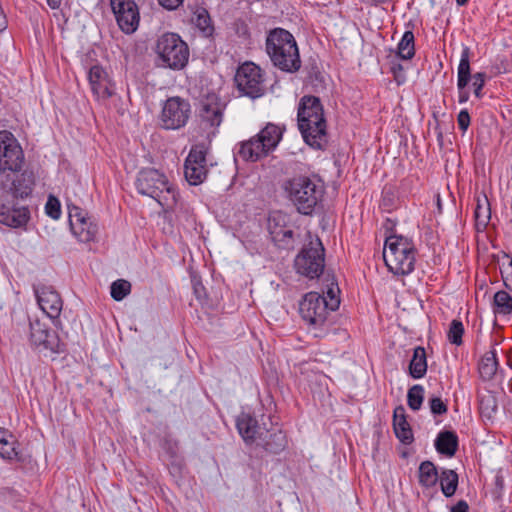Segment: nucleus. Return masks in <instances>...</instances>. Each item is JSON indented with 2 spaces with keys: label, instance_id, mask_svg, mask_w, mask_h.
Wrapping results in <instances>:
<instances>
[{
  "label": "nucleus",
  "instance_id": "4c0bfd02",
  "mask_svg": "<svg viewBox=\"0 0 512 512\" xmlns=\"http://www.w3.org/2000/svg\"><path fill=\"white\" fill-rule=\"evenodd\" d=\"M131 292V283L118 279L111 284V297L116 301L123 300Z\"/></svg>",
  "mask_w": 512,
  "mask_h": 512
},
{
  "label": "nucleus",
  "instance_id": "0eeeda50",
  "mask_svg": "<svg viewBox=\"0 0 512 512\" xmlns=\"http://www.w3.org/2000/svg\"><path fill=\"white\" fill-rule=\"evenodd\" d=\"M156 63L173 71L184 69L189 61L187 43L176 33L167 32L158 37L155 44Z\"/></svg>",
  "mask_w": 512,
  "mask_h": 512
},
{
  "label": "nucleus",
  "instance_id": "1a4fd4ad",
  "mask_svg": "<svg viewBox=\"0 0 512 512\" xmlns=\"http://www.w3.org/2000/svg\"><path fill=\"white\" fill-rule=\"evenodd\" d=\"M294 266L297 273L309 279L320 277L325 267V249L319 238L303 246L294 260Z\"/></svg>",
  "mask_w": 512,
  "mask_h": 512
},
{
  "label": "nucleus",
  "instance_id": "6e6552de",
  "mask_svg": "<svg viewBox=\"0 0 512 512\" xmlns=\"http://www.w3.org/2000/svg\"><path fill=\"white\" fill-rule=\"evenodd\" d=\"M339 303V299L334 296L331 297V301H327L319 293L309 292L301 300L299 312L306 323L314 328H321L325 325L328 315L338 308Z\"/></svg>",
  "mask_w": 512,
  "mask_h": 512
},
{
  "label": "nucleus",
  "instance_id": "2f4dec72",
  "mask_svg": "<svg viewBox=\"0 0 512 512\" xmlns=\"http://www.w3.org/2000/svg\"><path fill=\"white\" fill-rule=\"evenodd\" d=\"M497 409V398L491 391L479 395V411L482 417L491 419L496 414Z\"/></svg>",
  "mask_w": 512,
  "mask_h": 512
},
{
  "label": "nucleus",
  "instance_id": "f257e3e1",
  "mask_svg": "<svg viewBox=\"0 0 512 512\" xmlns=\"http://www.w3.org/2000/svg\"><path fill=\"white\" fill-rule=\"evenodd\" d=\"M297 120L304 141L312 148L323 149L327 143V123L320 99L303 96L298 104Z\"/></svg>",
  "mask_w": 512,
  "mask_h": 512
},
{
  "label": "nucleus",
  "instance_id": "ea45409f",
  "mask_svg": "<svg viewBox=\"0 0 512 512\" xmlns=\"http://www.w3.org/2000/svg\"><path fill=\"white\" fill-rule=\"evenodd\" d=\"M45 211L46 214L51 218L58 219L61 215V205L59 200L56 197L50 195L45 205Z\"/></svg>",
  "mask_w": 512,
  "mask_h": 512
},
{
  "label": "nucleus",
  "instance_id": "cd10ccee",
  "mask_svg": "<svg viewBox=\"0 0 512 512\" xmlns=\"http://www.w3.org/2000/svg\"><path fill=\"white\" fill-rule=\"evenodd\" d=\"M427 372L426 351L418 346L414 349L412 359L409 363V374L414 379L422 378Z\"/></svg>",
  "mask_w": 512,
  "mask_h": 512
},
{
  "label": "nucleus",
  "instance_id": "423d86ee",
  "mask_svg": "<svg viewBox=\"0 0 512 512\" xmlns=\"http://www.w3.org/2000/svg\"><path fill=\"white\" fill-rule=\"evenodd\" d=\"M281 138L280 127L268 123L256 136L238 143L234 149V156L245 162H256L273 151Z\"/></svg>",
  "mask_w": 512,
  "mask_h": 512
},
{
  "label": "nucleus",
  "instance_id": "39448f33",
  "mask_svg": "<svg viewBox=\"0 0 512 512\" xmlns=\"http://www.w3.org/2000/svg\"><path fill=\"white\" fill-rule=\"evenodd\" d=\"M416 249L411 240L401 235L386 238L383 259L395 275H408L414 270Z\"/></svg>",
  "mask_w": 512,
  "mask_h": 512
},
{
  "label": "nucleus",
  "instance_id": "a18cd8bd",
  "mask_svg": "<svg viewBox=\"0 0 512 512\" xmlns=\"http://www.w3.org/2000/svg\"><path fill=\"white\" fill-rule=\"evenodd\" d=\"M192 286H193V292H194V295L196 296V298L199 301L205 300L207 297V294H206V290H205V287L203 286L202 282L199 279L194 277L192 279Z\"/></svg>",
  "mask_w": 512,
  "mask_h": 512
},
{
  "label": "nucleus",
  "instance_id": "7c9ffc66",
  "mask_svg": "<svg viewBox=\"0 0 512 512\" xmlns=\"http://www.w3.org/2000/svg\"><path fill=\"white\" fill-rule=\"evenodd\" d=\"M441 491L446 497H452L458 487V474L451 469H443L439 474Z\"/></svg>",
  "mask_w": 512,
  "mask_h": 512
},
{
  "label": "nucleus",
  "instance_id": "052dcab7",
  "mask_svg": "<svg viewBox=\"0 0 512 512\" xmlns=\"http://www.w3.org/2000/svg\"><path fill=\"white\" fill-rule=\"evenodd\" d=\"M327 294H328V296H329V298H330V299H331V297H333V296H334L335 298H337V297H336V295H335V292H334V289H333V288H330V289L328 290Z\"/></svg>",
  "mask_w": 512,
  "mask_h": 512
},
{
  "label": "nucleus",
  "instance_id": "393cba45",
  "mask_svg": "<svg viewBox=\"0 0 512 512\" xmlns=\"http://www.w3.org/2000/svg\"><path fill=\"white\" fill-rule=\"evenodd\" d=\"M435 448L438 453L452 457L458 449V437L453 431H442L435 439Z\"/></svg>",
  "mask_w": 512,
  "mask_h": 512
},
{
  "label": "nucleus",
  "instance_id": "c9c22d12",
  "mask_svg": "<svg viewBox=\"0 0 512 512\" xmlns=\"http://www.w3.org/2000/svg\"><path fill=\"white\" fill-rule=\"evenodd\" d=\"M491 218V209L487 197H484L483 202L478 199L475 209V220L477 226L485 228Z\"/></svg>",
  "mask_w": 512,
  "mask_h": 512
},
{
  "label": "nucleus",
  "instance_id": "a211bd4d",
  "mask_svg": "<svg viewBox=\"0 0 512 512\" xmlns=\"http://www.w3.org/2000/svg\"><path fill=\"white\" fill-rule=\"evenodd\" d=\"M34 292L41 310L57 326L60 323L59 316L63 308L60 294L52 286H35Z\"/></svg>",
  "mask_w": 512,
  "mask_h": 512
},
{
  "label": "nucleus",
  "instance_id": "9b49d317",
  "mask_svg": "<svg viewBox=\"0 0 512 512\" xmlns=\"http://www.w3.org/2000/svg\"><path fill=\"white\" fill-rule=\"evenodd\" d=\"M23 161L22 148L14 135L6 130L0 131V173L20 171Z\"/></svg>",
  "mask_w": 512,
  "mask_h": 512
},
{
  "label": "nucleus",
  "instance_id": "864d4df0",
  "mask_svg": "<svg viewBox=\"0 0 512 512\" xmlns=\"http://www.w3.org/2000/svg\"><path fill=\"white\" fill-rule=\"evenodd\" d=\"M62 0H47V3L50 8L57 9L60 7Z\"/></svg>",
  "mask_w": 512,
  "mask_h": 512
},
{
  "label": "nucleus",
  "instance_id": "8fccbe9b",
  "mask_svg": "<svg viewBox=\"0 0 512 512\" xmlns=\"http://www.w3.org/2000/svg\"><path fill=\"white\" fill-rule=\"evenodd\" d=\"M450 512H469L468 503L465 500H460L451 507Z\"/></svg>",
  "mask_w": 512,
  "mask_h": 512
},
{
  "label": "nucleus",
  "instance_id": "dca6fc26",
  "mask_svg": "<svg viewBox=\"0 0 512 512\" xmlns=\"http://www.w3.org/2000/svg\"><path fill=\"white\" fill-rule=\"evenodd\" d=\"M30 341L31 344L53 353H62L65 344L60 340L58 334L41 322L39 319L30 320Z\"/></svg>",
  "mask_w": 512,
  "mask_h": 512
},
{
  "label": "nucleus",
  "instance_id": "4468645a",
  "mask_svg": "<svg viewBox=\"0 0 512 512\" xmlns=\"http://www.w3.org/2000/svg\"><path fill=\"white\" fill-rule=\"evenodd\" d=\"M191 113L189 102L180 97L168 98L162 108L161 122L165 129H179L186 125Z\"/></svg>",
  "mask_w": 512,
  "mask_h": 512
},
{
  "label": "nucleus",
  "instance_id": "473e14b6",
  "mask_svg": "<svg viewBox=\"0 0 512 512\" xmlns=\"http://www.w3.org/2000/svg\"><path fill=\"white\" fill-rule=\"evenodd\" d=\"M397 55L403 60H410L415 55V38L411 30L405 31L397 47Z\"/></svg>",
  "mask_w": 512,
  "mask_h": 512
},
{
  "label": "nucleus",
  "instance_id": "3c124183",
  "mask_svg": "<svg viewBox=\"0 0 512 512\" xmlns=\"http://www.w3.org/2000/svg\"><path fill=\"white\" fill-rule=\"evenodd\" d=\"M8 437L12 438V435L8 434L6 430L0 428V444L5 445Z\"/></svg>",
  "mask_w": 512,
  "mask_h": 512
},
{
  "label": "nucleus",
  "instance_id": "72a5a7b5",
  "mask_svg": "<svg viewBox=\"0 0 512 512\" xmlns=\"http://www.w3.org/2000/svg\"><path fill=\"white\" fill-rule=\"evenodd\" d=\"M195 26L201 31L203 36L211 37L214 32V27L208 11L205 8H198L195 11V18L193 19Z\"/></svg>",
  "mask_w": 512,
  "mask_h": 512
},
{
  "label": "nucleus",
  "instance_id": "58836bf2",
  "mask_svg": "<svg viewBox=\"0 0 512 512\" xmlns=\"http://www.w3.org/2000/svg\"><path fill=\"white\" fill-rule=\"evenodd\" d=\"M464 334V326L463 323L460 320L454 319L450 323V327L448 330V340L450 343L454 345H461L463 343L462 336Z\"/></svg>",
  "mask_w": 512,
  "mask_h": 512
},
{
  "label": "nucleus",
  "instance_id": "c756f323",
  "mask_svg": "<svg viewBox=\"0 0 512 512\" xmlns=\"http://www.w3.org/2000/svg\"><path fill=\"white\" fill-rule=\"evenodd\" d=\"M32 190L33 181L25 174H21L13 181L11 190L4 193H9L15 199H24L31 194Z\"/></svg>",
  "mask_w": 512,
  "mask_h": 512
},
{
  "label": "nucleus",
  "instance_id": "f8f14e48",
  "mask_svg": "<svg viewBox=\"0 0 512 512\" xmlns=\"http://www.w3.org/2000/svg\"><path fill=\"white\" fill-rule=\"evenodd\" d=\"M208 146L205 143H198L191 147L185 160L184 174L191 185L201 184L207 177V156Z\"/></svg>",
  "mask_w": 512,
  "mask_h": 512
},
{
  "label": "nucleus",
  "instance_id": "f03ea898",
  "mask_svg": "<svg viewBox=\"0 0 512 512\" xmlns=\"http://www.w3.org/2000/svg\"><path fill=\"white\" fill-rule=\"evenodd\" d=\"M282 188L296 211L305 216H311L316 212L324 195L323 185L305 175L287 179Z\"/></svg>",
  "mask_w": 512,
  "mask_h": 512
},
{
  "label": "nucleus",
  "instance_id": "f704fd0d",
  "mask_svg": "<svg viewBox=\"0 0 512 512\" xmlns=\"http://www.w3.org/2000/svg\"><path fill=\"white\" fill-rule=\"evenodd\" d=\"M494 313L495 314H502V315H509L512 313V296L504 291L500 290L495 293L494 295Z\"/></svg>",
  "mask_w": 512,
  "mask_h": 512
},
{
  "label": "nucleus",
  "instance_id": "de8ad7c7",
  "mask_svg": "<svg viewBox=\"0 0 512 512\" xmlns=\"http://www.w3.org/2000/svg\"><path fill=\"white\" fill-rule=\"evenodd\" d=\"M391 72L394 75V79L398 84H402L405 81L404 68L400 63H393L391 65Z\"/></svg>",
  "mask_w": 512,
  "mask_h": 512
},
{
  "label": "nucleus",
  "instance_id": "20e7f679",
  "mask_svg": "<svg viewBox=\"0 0 512 512\" xmlns=\"http://www.w3.org/2000/svg\"><path fill=\"white\" fill-rule=\"evenodd\" d=\"M137 191L156 200L165 210L173 209L178 193L169 184L167 177L154 168L142 169L135 181Z\"/></svg>",
  "mask_w": 512,
  "mask_h": 512
},
{
  "label": "nucleus",
  "instance_id": "aec40b11",
  "mask_svg": "<svg viewBox=\"0 0 512 512\" xmlns=\"http://www.w3.org/2000/svg\"><path fill=\"white\" fill-rule=\"evenodd\" d=\"M88 80L93 94L98 100L110 98L114 91L107 72L99 65H94L88 72Z\"/></svg>",
  "mask_w": 512,
  "mask_h": 512
},
{
  "label": "nucleus",
  "instance_id": "5fc2aeb1",
  "mask_svg": "<svg viewBox=\"0 0 512 512\" xmlns=\"http://www.w3.org/2000/svg\"><path fill=\"white\" fill-rule=\"evenodd\" d=\"M167 453L170 455L171 458H176L177 456V448L169 445L167 449Z\"/></svg>",
  "mask_w": 512,
  "mask_h": 512
},
{
  "label": "nucleus",
  "instance_id": "4d7b16f0",
  "mask_svg": "<svg viewBox=\"0 0 512 512\" xmlns=\"http://www.w3.org/2000/svg\"><path fill=\"white\" fill-rule=\"evenodd\" d=\"M495 483H496V486L499 487L500 489L503 488L504 486V480H503V477L500 476V475H497L496 476V479H495Z\"/></svg>",
  "mask_w": 512,
  "mask_h": 512
},
{
  "label": "nucleus",
  "instance_id": "bb28decb",
  "mask_svg": "<svg viewBox=\"0 0 512 512\" xmlns=\"http://www.w3.org/2000/svg\"><path fill=\"white\" fill-rule=\"evenodd\" d=\"M499 367L496 350L493 348L486 352L479 363V374L482 380L490 381L494 378Z\"/></svg>",
  "mask_w": 512,
  "mask_h": 512
},
{
  "label": "nucleus",
  "instance_id": "37998d69",
  "mask_svg": "<svg viewBox=\"0 0 512 512\" xmlns=\"http://www.w3.org/2000/svg\"><path fill=\"white\" fill-rule=\"evenodd\" d=\"M473 80L472 86L474 88V94L477 98L481 97V90L485 85L486 74L483 72H477L473 76H471Z\"/></svg>",
  "mask_w": 512,
  "mask_h": 512
},
{
  "label": "nucleus",
  "instance_id": "bf43d9fd",
  "mask_svg": "<svg viewBox=\"0 0 512 512\" xmlns=\"http://www.w3.org/2000/svg\"><path fill=\"white\" fill-rule=\"evenodd\" d=\"M469 0H456L458 6H465Z\"/></svg>",
  "mask_w": 512,
  "mask_h": 512
},
{
  "label": "nucleus",
  "instance_id": "9d476101",
  "mask_svg": "<svg viewBox=\"0 0 512 512\" xmlns=\"http://www.w3.org/2000/svg\"><path fill=\"white\" fill-rule=\"evenodd\" d=\"M234 80L241 95L256 99L265 94L264 74L261 68L252 62H245L240 65Z\"/></svg>",
  "mask_w": 512,
  "mask_h": 512
},
{
  "label": "nucleus",
  "instance_id": "a878e982",
  "mask_svg": "<svg viewBox=\"0 0 512 512\" xmlns=\"http://www.w3.org/2000/svg\"><path fill=\"white\" fill-rule=\"evenodd\" d=\"M71 230L79 241L88 243L95 240L98 233V225L87 217L83 222L77 219Z\"/></svg>",
  "mask_w": 512,
  "mask_h": 512
},
{
  "label": "nucleus",
  "instance_id": "a19ab883",
  "mask_svg": "<svg viewBox=\"0 0 512 512\" xmlns=\"http://www.w3.org/2000/svg\"><path fill=\"white\" fill-rule=\"evenodd\" d=\"M0 456L3 459L13 460L18 457V452L16 451L15 444L13 441H9V439L5 442V445L0 444Z\"/></svg>",
  "mask_w": 512,
  "mask_h": 512
},
{
  "label": "nucleus",
  "instance_id": "412c9836",
  "mask_svg": "<svg viewBox=\"0 0 512 512\" xmlns=\"http://www.w3.org/2000/svg\"><path fill=\"white\" fill-rule=\"evenodd\" d=\"M256 445L263 448L267 453L279 454L287 446L286 435L278 427H266L265 431L257 441Z\"/></svg>",
  "mask_w": 512,
  "mask_h": 512
},
{
  "label": "nucleus",
  "instance_id": "49530a36",
  "mask_svg": "<svg viewBox=\"0 0 512 512\" xmlns=\"http://www.w3.org/2000/svg\"><path fill=\"white\" fill-rule=\"evenodd\" d=\"M458 127L465 132L470 125V115L466 109L461 110L457 117Z\"/></svg>",
  "mask_w": 512,
  "mask_h": 512
},
{
  "label": "nucleus",
  "instance_id": "c85d7f7f",
  "mask_svg": "<svg viewBox=\"0 0 512 512\" xmlns=\"http://www.w3.org/2000/svg\"><path fill=\"white\" fill-rule=\"evenodd\" d=\"M419 484L424 488H433L439 479L436 466L431 461H423L418 469Z\"/></svg>",
  "mask_w": 512,
  "mask_h": 512
},
{
  "label": "nucleus",
  "instance_id": "7ed1b4c3",
  "mask_svg": "<svg viewBox=\"0 0 512 512\" xmlns=\"http://www.w3.org/2000/svg\"><path fill=\"white\" fill-rule=\"evenodd\" d=\"M266 51L273 65L281 71L294 73L301 67L297 43L285 29L276 28L268 34Z\"/></svg>",
  "mask_w": 512,
  "mask_h": 512
},
{
  "label": "nucleus",
  "instance_id": "e433bc0d",
  "mask_svg": "<svg viewBox=\"0 0 512 512\" xmlns=\"http://www.w3.org/2000/svg\"><path fill=\"white\" fill-rule=\"evenodd\" d=\"M424 400V387L422 385H413L407 393V404L413 411L421 408Z\"/></svg>",
  "mask_w": 512,
  "mask_h": 512
},
{
  "label": "nucleus",
  "instance_id": "13d9d810",
  "mask_svg": "<svg viewBox=\"0 0 512 512\" xmlns=\"http://www.w3.org/2000/svg\"><path fill=\"white\" fill-rule=\"evenodd\" d=\"M371 3L375 6L379 5V4H384V3H387L389 0H370Z\"/></svg>",
  "mask_w": 512,
  "mask_h": 512
},
{
  "label": "nucleus",
  "instance_id": "09e8293b",
  "mask_svg": "<svg viewBox=\"0 0 512 512\" xmlns=\"http://www.w3.org/2000/svg\"><path fill=\"white\" fill-rule=\"evenodd\" d=\"M158 3L167 10H175L177 9L184 0H157Z\"/></svg>",
  "mask_w": 512,
  "mask_h": 512
},
{
  "label": "nucleus",
  "instance_id": "6ab92c4d",
  "mask_svg": "<svg viewBox=\"0 0 512 512\" xmlns=\"http://www.w3.org/2000/svg\"><path fill=\"white\" fill-rule=\"evenodd\" d=\"M239 435L247 445L256 444L266 429V423L259 424L258 420L250 413L241 412L235 420Z\"/></svg>",
  "mask_w": 512,
  "mask_h": 512
},
{
  "label": "nucleus",
  "instance_id": "79ce46f5",
  "mask_svg": "<svg viewBox=\"0 0 512 512\" xmlns=\"http://www.w3.org/2000/svg\"><path fill=\"white\" fill-rule=\"evenodd\" d=\"M430 410L434 415H443L447 412V405L443 402L440 397H431L428 401Z\"/></svg>",
  "mask_w": 512,
  "mask_h": 512
},
{
  "label": "nucleus",
  "instance_id": "603ef678",
  "mask_svg": "<svg viewBox=\"0 0 512 512\" xmlns=\"http://www.w3.org/2000/svg\"><path fill=\"white\" fill-rule=\"evenodd\" d=\"M502 116L507 120L512 127V110L508 109L506 112H502Z\"/></svg>",
  "mask_w": 512,
  "mask_h": 512
},
{
  "label": "nucleus",
  "instance_id": "f3484780",
  "mask_svg": "<svg viewBox=\"0 0 512 512\" xmlns=\"http://www.w3.org/2000/svg\"><path fill=\"white\" fill-rule=\"evenodd\" d=\"M9 193L0 196V223L20 228L25 226L30 219V211L27 206H19Z\"/></svg>",
  "mask_w": 512,
  "mask_h": 512
},
{
  "label": "nucleus",
  "instance_id": "5701e85b",
  "mask_svg": "<svg viewBox=\"0 0 512 512\" xmlns=\"http://www.w3.org/2000/svg\"><path fill=\"white\" fill-rule=\"evenodd\" d=\"M393 429L401 443L409 445L413 442L412 428L407 421L406 411L402 405H398L393 411Z\"/></svg>",
  "mask_w": 512,
  "mask_h": 512
},
{
  "label": "nucleus",
  "instance_id": "4be33fe9",
  "mask_svg": "<svg viewBox=\"0 0 512 512\" xmlns=\"http://www.w3.org/2000/svg\"><path fill=\"white\" fill-rule=\"evenodd\" d=\"M471 80L470 70V48L464 47L461 52V58L458 66L457 87L459 90V103H465L469 99V92L466 90Z\"/></svg>",
  "mask_w": 512,
  "mask_h": 512
},
{
  "label": "nucleus",
  "instance_id": "c03bdc74",
  "mask_svg": "<svg viewBox=\"0 0 512 512\" xmlns=\"http://www.w3.org/2000/svg\"><path fill=\"white\" fill-rule=\"evenodd\" d=\"M86 218L87 214L79 207H69V223L71 228L74 226L77 219H79L80 222H83L86 220Z\"/></svg>",
  "mask_w": 512,
  "mask_h": 512
},
{
  "label": "nucleus",
  "instance_id": "6e6d98bb",
  "mask_svg": "<svg viewBox=\"0 0 512 512\" xmlns=\"http://www.w3.org/2000/svg\"><path fill=\"white\" fill-rule=\"evenodd\" d=\"M238 33L243 35V36H248L249 35V32H248V27L247 25H245L244 23L241 24V28L238 29Z\"/></svg>",
  "mask_w": 512,
  "mask_h": 512
},
{
  "label": "nucleus",
  "instance_id": "b1692460",
  "mask_svg": "<svg viewBox=\"0 0 512 512\" xmlns=\"http://www.w3.org/2000/svg\"><path fill=\"white\" fill-rule=\"evenodd\" d=\"M272 221H275V218L269 219V231L274 243L280 249L293 250L299 235H296L291 228L278 225L273 226Z\"/></svg>",
  "mask_w": 512,
  "mask_h": 512
},
{
  "label": "nucleus",
  "instance_id": "2eb2a0df",
  "mask_svg": "<svg viewBox=\"0 0 512 512\" xmlns=\"http://www.w3.org/2000/svg\"><path fill=\"white\" fill-rule=\"evenodd\" d=\"M110 5L120 30L128 35L134 33L140 23V12L135 0H110Z\"/></svg>",
  "mask_w": 512,
  "mask_h": 512
},
{
  "label": "nucleus",
  "instance_id": "ddd939ff",
  "mask_svg": "<svg viewBox=\"0 0 512 512\" xmlns=\"http://www.w3.org/2000/svg\"><path fill=\"white\" fill-rule=\"evenodd\" d=\"M226 103L216 94H208L200 102L199 118L203 129L210 130L208 135H215L217 128L223 122Z\"/></svg>",
  "mask_w": 512,
  "mask_h": 512
}]
</instances>
